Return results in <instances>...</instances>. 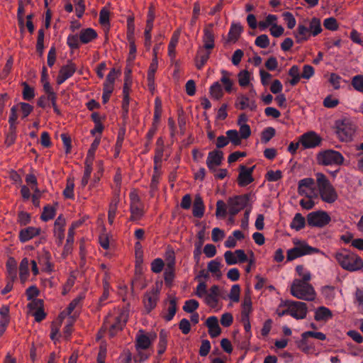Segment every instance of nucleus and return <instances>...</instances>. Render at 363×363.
I'll use <instances>...</instances> for the list:
<instances>
[{"label":"nucleus","instance_id":"1","mask_svg":"<svg viewBox=\"0 0 363 363\" xmlns=\"http://www.w3.org/2000/svg\"><path fill=\"white\" fill-rule=\"evenodd\" d=\"M323 32L322 23L320 18L313 16L306 18L299 21L294 36L297 43H302L316 37Z\"/></svg>","mask_w":363,"mask_h":363},{"label":"nucleus","instance_id":"2","mask_svg":"<svg viewBox=\"0 0 363 363\" xmlns=\"http://www.w3.org/2000/svg\"><path fill=\"white\" fill-rule=\"evenodd\" d=\"M291 294L297 299L313 301L317 296L313 285L308 281L294 279L290 286Z\"/></svg>","mask_w":363,"mask_h":363},{"label":"nucleus","instance_id":"3","mask_svg":"<svg viewBox=\"0 0 363 363\" xmlns=\"http://www.w3.org/2000/svg\"><path fill=\"white\" fill-rule=\"evenodd\" d=\"M318 186V195L319 194L322 201L333 203L337 199V193L331 184L326 176L320 172L315 174Z\"/></svg>","mask_w":363,"mask_h":363},{"label":"nucleus","instance_id":"4","mask_svg":"<svg viewBox=\"0 0 363 363\" xmlns=\"http://www.w3.org/2000/svg\"><path fill=\"white\" fill-rule=\"evenodd\" d=\"M338 264L350 272L360 270L363 268V259L357 254L346 250H342L335 254Z\"/></svg>","mask_w":363,"mask_h":363},{"label":"nucleus","instance_id":"5","mask_svg":"<svg viewBox=\"0 0 363 363\" xmlns=\"http://www.w3.org/2000/svg\"><path fill=\"white\" fill-rule=\"evenodd\" d=\"M100 144V138H96L87 152L85 160H84V174L81 180V184L82 187H85L91 177L92 172V165L95 160V153Z\"/></svg>","mask_w":363,"mask_h":363},{"label":"nucleus","instance_id":"6","mask_svg":"<svg viewBox=\"0 0 363 363\" xmlns=\"http://www.w3.org/2000/svg\"><path fill=\"white\" fill-rule=\"evenodd\" d=\"M316 160L318 164L323 166H340L345 158L340 152L330 149L319 152Z\"/></svg>","mask_w":363,"mask_h":363},{"label":"nucleus","instance_id":"7","mask_svg":"<svg viewBox=\"0 0 363 363\" xmlns=\"http://www.w3.org/2000/svg\"><path fill=\"white\" fill-rule=\"evenodd\" d=\"M294 247L287 250V261H292L304 255L318 253L319 250L308 245L306 241L294 240Z\"/></svg>","mask_w":363,"mask_h":363},{"label":"nucleus","instance_id":"8","mask_svg":"<svg viewBox=\"0 0 363 363\" xmlns=\"http://www.w3.org/2000/svg\"><path fill=\"white\" fill-rule=\"evenodd\" d=\"M130 220L135 221L140 220L145 215V205L141 201L138 192L136 189H133L130 192Z\"/></svg>","mask_w":363,"mask_h":363},{"label":"nucleus","instance_id":"9","mask_svg":"<svg viewBox=\"0 0 363 363\" xmlns=\"http://www.w3.org/2000/svg\"><path fill=\"white\" fill-rule=\"evenodd\" d=\"M335 128L337 137L342 142L351 141L356 130L355 126L347 120L337 121Z\"/></svg>","mask_w":363,"mask_h":363},{"label":"nucleus","instance_id":"10","mask_svg":"<svg viewBox=\"0 0 363 363\" xmlns=\"http://www.w3.org/2000/svg\"><path fill=\"white\" fill-rule=\"evenodd\" d=\"M127 321V315L121 313L118 315H110L106 318L104 327L108 329L109 335L113 337L119 330H121Z\"/></svg>","mask_w":363,"mask_h":363},{"label":"nucleus","instance_id":"11","mask_svg":"<svg viewBox=\"0 0 363 363\" xmlns=\"http://www.w3.org/2000/svg\"><path fill=\"white\" fill-rule=\"evenodd\" d=\"M331 220L330 215L324 211H313L308 214L307 223L311 227L323 228Z\"/></svg>","mask_w":363,"mask_h":363},{"label":"nucleus","instance_id":"12","mask_svg":"<svg viewBox=\"0 0 363 363\" xmlns=\"http://www.w3.org/2000/svg\"><path fill=\"white\" fill-rule=\"evenodd\" d=\"M284 306L288 307L289 315L296 320L304 319L308 313V307L306 303L297 301H287Z\"/></svg>","mask_w":363,"mask_h":363},{"label":"nucleus","instance_id":"13","mask_svg":"<svg viewBox=\"0 0 363 363\" xmlns=\"http://www.w3.org/2000/svg\"><path fill=\"white\" fill-rule=\"evenodd\" d=\"M250 196L247 194L230 197L228 200L229 214L233 217L242 210L247 204Z\"/></svg>","mask_w":363,"mask_h":363},{"label":"nucleus","instance_id":"14","mask_svg":"<svg viewBox=\"0 0 363 363\" xmlns=\"http://www.w3.org/2000/svg\"><path fill=\"white\" fill-rule=\"evenodd\" d=\"M298 191L300 195L307 198H317L318 191L313 178H304L298 182Z\"/></svg>","mask_w":363,"mask_h":363},{"label":"nucleus","instance_id":"15","mask_svg":"<svg viewBox=\"0 0 363 363\" xmlns=\"http://www.w3.org/2000/svg\"><path fill=\"white\" fill-rule=\"evenodd\" d=\"M27 308L28 313L34 317L36 322H40L45 318L43 300L33 299L28 303Z\"/></svg>","mask_w":363,"mask_h":363},{"label":"nucleus","instance_id":"16","mask_svg":"<svg viewBox=\"0 0 363 363\" xmlns=\"http://www.w3.org/2000/svg\"><path fill=\"white\" fill-rule=\"evenodd\" d=\"M156 338L155 333H147L140 330L135 337V349L137 351L147 350Z\"/></svg>","mask_w":363,"mask_h":363},{"label":"nucleus","instance_id":"17","mask_svg":"<svg viewBox=\"0 0 363 363\" xmlns=\"http://www.w3.org/2000/svg\"><path fill=\"white\" fill-rule=\"evenodd\" d=\"M18 116L16 115L15 109L13 108L10 111V116L9 118V130L6 134L4 144L7 147H10L13 145L16 140V121Z\"/></svg>","mask_w":363,"mask_h":363},{"label":"nucleus","instance_id":"18","mask_svg":"<svg viewBox=\"0 0 363 363\" xmlns=\"http://www.w3.org/2000/svg\"><path fill=\"white\" fill-rule=\"evenodd\" d=\"M299 142L304 149H311L319 146L322 138L316 133L310 131L303 134L299 138Z\"/></svg>","mask_w":363,"mask_h":363},{"label":"nucleus","instance_id":"19","mask_svg":"<svg viewBox=\"0 0 363 363\" xmlns=\"http://www.w3.org/2000/svg\"><path fill=\"white\" fill-rule=\"evenodd\" d=\"M219 297H220V289L218 286H212L209 291L207 292L204 297V302L210 308L218 311L221 308V306L219 305Z\"/></svg>","mask_w":363,"mask_h":363},{"label":"nucleus","instance_id":"20","mask_svg":"<svg viewBox=\"0 0 363 363\" xmlns=\"http://www.w3.org/2000/svg\"><path fill=\"white\" fill-rule=\"evenodd\" d=\"M77 71L76 65L72 61L62 66L56 78V83L58 85L63 84L67 79L72 77Z\"/></svg>","mask_w":363,"mask_h":363},{"label":"nucleus","instance_id":"21","mask_svg":"<svg viewBox=\"0 0 363 363\" xmlns=\"http://www.w3.org/2000/svg\"><path fill=\"white\" fill-rule=\"evenodd\" d=\"M155 21V12L152 7H150L146 20V25L144 31L145 43L144 45L147 49H150L152 45V30L153 29Z\"/></svg>","mask_w":363,"mask_h":363},{"label":"nucleus","instance_id":"22","mask_svg":"<svg viewBox=\"0 0 363 363\" xmlns=\"http://www.w3.org/2000/svg\"><path fill=\"white\" fill-rule=\"evenodd\" d=\"M159 300V291L152 289L147 291L143 296V303L147 313L151 312L157 306Z\"/></svg>","mask_w":363,"mask_h":363},{"label":"nucleus","instance_id":"23","mask_svg":"<svg viewBox=\"0 0 363 363\" xmlns=\"http://www.w3.org/2000/svg\"><path fill=\"white\" fill-rule=\"evenodd\" d=\"M224 258L228 265L242 263L247 260V256L242 250H236L235 252L226 251Z\"/></svg>","mask_w":363,"mask_h":363},{"label":"nucleus","instance_id":"24","mask_svg":"<svg viewBox=\"0 0 363 363\" xmlns=\"http://www.w3.org/2000/svg\"><path fill=\"white\" fill-rule=\"evenodd\" d=\"M223 160V152L220 150H215L208 152L206 165L210 171L216 172V167L221 164Z\"/></svg>","mask_w":363,"mask_h":363},{"label":"nucleus","instance_id":"25","mask_svg":"<svg viewBox=\"0 0 363 363\" xmlns=\"http://www.w3.org/2000/svg\"><path fill=\"white\" fill-rule=\"evenodd\" d=\"M203 48L206 50H211L215 46V34L213 32V24L209 23L203 29V35L202 38Z\"/></svg>","mask_w":363,"mask_h":363},{"label":"nucleus","instance_id":"26","mask_svg":"<svg viewBox=\"0 0 363 363\" xmlns=\"http://www.w3.org/2000/svg\"><path fill=\"white\" fill-rule=\"evenodd\" d=\"M255 166L247 168L244 165H241L240 167V173L238 177V183L240 186H245L250 183H252L254 180L252 177V173L254 170Z\"/></svg>","mask_w":363,"mask_h":363},{"label":"nucleus","instance_id":"27","mask_svg":"<svg viewBox=\"0 0 363 363\" xmlns=\"http://www.w3.org/2000/svg\"><path fill=\"white\" fill-rule=\"evenodd\" d=\"M252 312V301L251 297V291L247 290L245 291L243 299L241 303V318L247 319L250 318Z\"/></svg>","mask_w":363,"mask_h":363},{"label":"nucleus","instance_id":"28","mask_svg":"<svg viewBox=\"0 0 363 363\" xmlns=\"http://www.w3.org/2000/svg\"><path fill=\"white\" fill-rule=\"evenodd\" d=\"M65 225V218L62 215L59 216L54 223V235L58 240V245H62L64 240Z\"/></svg>","mask_w":363,"mask_h":363},{"label":"nucleus","instance_id":"29","mask_svg":"<svg viewBox=\"0 0 363 363\" xmlns=\"http://www.w3.org/2000/svg\"><path fill=\"white\" fill-rule=\"evenodd\" d=\"M158 68V60L156 58H152V62L149 66L147 79V86L151 91L155 90V74Z\"/></svg>","mask_w":363,"mask_h":363},{"label":"nucleus","instance_id":"30","mask_svg":"<svg viewBox=\"0 0 363 363\" xmlns=\"http://www.w3.org/2000/svg\"><path fill=\"white\" fill-rule=\"evenodd\" d=\"M40 233V228L35 227H28L22 229L19 232V240L21 242H26L33 238L38 236Z\"/></svg>","mask_w":363,"mask_h":363},{"label":"nucleus","instance_id":"31","mask_svg":"<svg viewBox=\"0 0 363 363\" xmlns=\"http://www.w3.org/2000/svg\"><path fill=\"white\" fill-rule=\"evenodd\" d=\"M333 312L325 306L318 307L314 312V319L318 322L326 323L333 318Z\"/></svg>","mask_w":363,"mask_h":363},{"label":"nucleus","instance_id":"32","mask_svg":"<svg viewBox=\"0 0 363 363\" xmlns=\"http://www.w3.org/2000/svg\"><path fill=\"white\" fill-rule=\"evenodd\" d=\"M206 325L208 328V333L211 337H216L221 333L218 320L216 316L208 317L206 320Z\"/></svg>","mask_w":363,"mask_h":363},{"label":"nucleus","instance_id":"33","mask_svg":"<svg viewBox=\"0 0 363 363\" xmlns=\"http://www.w3.org/2000/svg\"><path fill=\"white\" fill-rule=\"evenodd\" d=\"M211 55V50H206L203 48H199L196 57L195 64L197 69H201L207 62Z\"/></svg>","mask_w":363,"mask_h":363},{"label":"nucleus","instance_id":"34","mask_svg":"<svg viewBox=\"0 0 363 363\" xmlns=\"http://www.w3.org/2000/svg\"><path fill=\"white\" fill-rule=\"evenodd\" d=\"M236 108L240 110L249 108L253 111L256 108V104L254 101L250 99L249 97L245 95H239L236 100Z\"/></svg>","mask_w":363,"mask_h":363},{"label":"nucleus","instance_id":"35","mask_svg":"<svg viewBox=\"0 0 363 363\" xmlns=\"http://www.w3.org/2000/svg\"><path fill=\"white\" fill-rule=\"evenodd\" d=\"M205 206L200 195H196L193 203L192 213L194 217L201 218L203 216Z\"/></svg>","mask_w":363,"mask_h":363},{"label":"nucleus","instance_id":"36","mask_svg":"<svg viewBox=\"0 0 363 363\" xmlns=\"http://www.w3.org/2000/svg\"><path fill=\"white\" fill-rule=\"evenodd\" d=\"M39 263L44 267V271L51 273L54 271V264L51 261V254L44 250L39 257Z\"/></svg>","mask_w":363,"mask_h":363},{"label":"nucleus","instance_id":"37","mask_svg":"<svg viewBox=\"0 0 363 363\" xmlns=\"http://www.w3.org/2000/svg\"><path fill=\"white\" fill-rule=\"evenodd\" d=\"M169 306L167 308V313L163 317L167 321H170L176 314L177 309V298L174 295L168 296Z\"/></svg>","mask_w":363,"mask_h":363},{"label":"nucleus","instance_id":"38","mask_svg":"<svg viewBox=\"0 0 363 363\" xmlns=\"http://www.w3.org/2000/svg\"><path fill=\"white\" fill-rule=\"evenodd\" d=\"M29 265L30 262L27 257L22 259L19 265V278L22 284H25L30 276Z\"/></svg>","mask_w":363,"mask_h":363},{"label":"nucleus","instance_id":"39","mask_svg":"<svg viewBox=\"0 0 363 363\" xmlns=\"http://www.w3.org/2000/svg\"><path fill=\"white\" fill-rule=\"evenodd\" d=\"M79 40L83 44H87L97 38V33L93 28H88L81 30Z\"/></svg>","mask_w":363,"mask_h":363},{"label":"nucleus","instance_id":"40","mask_svg":"<svg viewBox=\"0 0 363 363\" xmlns=\"http://www.w3.org/2000/svg\"><path fill=\"white\" fill-rule=\"evenodd\" d=\"M295 271L297 277L294 279H299L302 281L310 282L312 279L311 272L303 264H298L296 267Z\"/></svg>","mask_w":363,"mask_h":363},{"label":"nucleus","instance_id":"41","mask_svg":"<svg viewBox=\"0 0 363 363\" xmlns=\"http://www.w3.org/2000/svg\"><path fill=\"white\" fill-rule=\"evenodd\" d=\"M119 201H120L119 196L115 195V196L111 200V201L109 204L108 211V220L111 225H112L114 222Z\"/></svg>","mask_w":363,"mask_h":363},{"label":"nucleus","instance_id":"42","mask_svg":"<svg viewBox=\"0 0 363 363\" xmlns=\"http://www.w3.org/2000/svg\"><path fill=\"white\" fill-rule=\"evenodd\" d=\"M84 296L83 295H79L74 298L68 305L66 311L61 313V316L69 315L74 311V309L80 308L82 305L83 299Z\"/></svg>","mask_w":363,"mask_h":363},{"label":"nucleus","instance_id":"43","mask_svg":"<svg viewBox=\"0 0 363 363\" xmlns=\"http://www.w3.org/2000/svg\"><path fill=\"white\" fill-rule=\"evenodd\" d=\"M15 109L16 115L18 116L17 112L20 111L22 113V118H26L28 116L33 110V107L28 103L20 102L16 105L13 106L11 110Z\"/></svg>","mask_w":363,"mask_h":363},{"label":"nucleus","instance_id":"44","mask_svg":"<svg viewBox=\"0 0 363 363\" xmlns=\"http://www.w3.org/2000/svg\"><path fill=\"white\" fill-rule=\"evenodd\" d=\"M161 174H162L161 169H154V172L152 176L151 182H150V194L152 197L154 196L155 193L158 189V184L160 181Z\"/></svg>","mask_w":363,"mask_h":363},{"label":"nucleus","instance_id":"45","mask_svg":"<svg viewBox=\"0 0 363 363\" xmlns=\"http://www.w3.org/2000/svg\"><path fill=\"white\" fill-rule=\"evenodd\" d=\"M179 42V33H174L168 45V55L170 57L171 62L175 60L176 58V47Z\"/></svg>","mask_w":363,"mask_h":363},{"label":"nucleus","instance_id":"46","mask_svg":"<svg viewBox=\"0 0 363 363\" xmlns=\"http://www.w3.org/2000/svg\"><path fill=\"white\" fill-rule=\"evenodd\" d=\"M8 276L13 281L16 278L17 262L13 257H9L6 264Z\"/></svg>","mask_w":363,"mask_h":363},{"label":"nucleus","instance_id":"47","mask_svg":"<svg viewBox=\"0 0 363 363\" xmlns=\"http://www.w3.org/2000/svg\"><path fill=\"white\" fill-rule=\"evenodd\" d=\"M306 225V219L305 218L299 213L295 214L292 221L290 223V227L292 229L298 231L303 229Z\"/></svg>","mask_w":363,"mask_h":363},{"label":"nucleus","instance_id":"48","mask_svg":"<svg viewBox=\"0 0 363 363\" xmlns=\"http://www.w3.org/2000/svg\"><path fill=\"white\" fill-rule=\"evenodd\" d=\"M222 74L220 82L223 84L225 90L230 93L233 89V81L230 79L231 74L226 70L222 69L220 71Z\"/></svg>","mask_w":363,"mask_h":363},{"label":"nucleus","instance_id":"49","mask_svg":"<svg viewBox=\"0 0 363 363\" xmlns=\"http://www.w3.org/2000/svg\"><path fill=\"white\" fill-rule=\"evenodd\" d=\"M242 31V27L239 23H233L231 25L228 33V40L230 41L235 42L238 40L241 33Z\"/></svg>","mask_w":363,"mask_h":363},{"label":"nucleus","instance_id":"50","mask_svg":"<svg viewBox=\"0 0 363 363\" xmlns=\"http://www.w3.org/2000/svg\"><path fill=\"white\" fill-rule=\"evenodd\" d=\"M209 92L211 96L216 100L220 99L223 96V91L219 82H216L211 86Z\"/></svg>","mask_w":363,"mask_h":363},{"label":"nucleus","instance_id":"51","mask_svg":"<svg viewBox=\"0 0 363 363\" xmlns=\"http://www.w3.org/2000/svg\"><path fill=\"white\" fill-rule=\"evenodd\" d=\"M289 75L291 77L289 83L291 86L296 85L301 78L299 67L297 65H293L289 70Z\"/></svg>","mask_w":363,"mask_h":363},{"label":"nucleus","instance_id":"52","mask_svg":"<svg viewBox=\"0 0 363 363\" xmlns=\"http://www.w3.org/2000/svg\"><path fill=\"white\" fill-rule=\"evenodd\" d=\"M277 22V16L276 15L269 14L264 21H260L258 23V26L261 30H264L268 27L271 28Z\"/></svg>","mask_w":363,"mask_h":363},{"label":"nucleus","instance_id":"53","mask_svg":"<svg viewBox=\"0 0 363 363\" xmlns=\"http://www.w3.org/2000/svg\"><path fill=\"white\" fill-rule=\"evenodd\" d=\"M208 271L218 279L220 278L222 273L220 271V263L216 259L211 260L208 263Z\"/></svg>","mask_w":363,"mask_h":363},{"label":"nucleus","instance_id":"54","mask_svg":"<svg viewBox=\"0 0 363 363\" xmlns=\"http://www.w3.org/2000/svg\"><path fill=\"white\" fill-rule=\"evenodd\" d=\"M226 135L233 145L238 146L241 145L242 138L239 135V133L236 130H229L226 131Z\"/></svg>","mask_w":363,"mask_h":363},{"label":"nucleus","instance_id":"55","mask_svg":"<svg viewBox=\"0 0 363 363\" xmlns=\"http://www.w3.org/2000/svg\"><path fill=\"white\" fill-rule=\"evenodd\" d=\"M74 182L72 178L67 179L66 187L63 191V195L67 199H74Z\"/></svg>","mask_w":363,"mask_h":363},{"label":"nucleus","instance_id":"56","mask_svg":"<svg viewBox=\"0 0 363 363\" xmlns=\"http://www.w3.org/2000/svg\"><path fill=\"white\" fill-rule=\"evenodd\" d=\"M251 74L247 70H242L238 74L239 85L242 87L248 86L250 83Z\"/></svg>","mask_w":363,"mask_h":363},{"label":"nucleus","instance_id":"57","mask_svg":"<svg viewBox=\"0 0 363 363\" xmlns=\"http://www.w3.org/2000/svg\"><path fill=\"white\" fill-rule=\"evenodd\" d=\"M167 336L166 333L164 332L163 330H162L160 333L159 342L157 345L158 354L161 355L165 352V350L167 349Z\"/></svg>","mask_w":363,"mask_h":363},{"label":"nucleus","instance_id":"58","mask_svg":"<svg viewBox=\"0 0 363 363\" xmlns=\"http://www.w3.org/2000/svg\"><path fill=\"white\" fill-rule=\"evenodd\" d=\"M55 214H56L55 208L50 206H47L44 207L43 213L40 216V218L43 221L46 222L50 220H52L55 216Z\"/></svg>","mask_w":363,"mask_h":363},{"label":"nucleus","instance_id":"59","mask_svg":"<svg viewBox=\"0 0 363 363\" xmlns=\"http://www.w3.org/2000/svg\"><path fill=\"white\" fill-rule=\"evenodd\" d=\"M241 289L240 285L234 284L232 286L228 298L233 303H238L240 301Z\"/></svg>","mask_w":363,"mask_h":363},{"label":"nucleus","instance_id":"60","mask_svg":"<svg viewBox=\"0 0 363 363\" xmlns=\"http://www.w3.org/2000/svg\"><path fill=\"white\" fill-rule=\"evenodd\" d=\"M162 113V102L159 98H156L155 101V110L153 125H157Z\"/></svg>","mask_w":363,"mask_h":363},{"label":"nucleus","instance_id":"61","mask_svg":"<svg viewBox=\"0 0 363 363\" xmlns=\"http://www.w3.org/2000/svg\"><path fill=\"white\" fill-rule=\"evenodd\" d=\"M163 153L164 147L162 145L156 148L154 157V169H161Z\"/></svg>","mask_w":363,"mask_h":363},{"label":"nucleus","instance_id":"62","mask_svg":"<svg viewBox=\"0 0 363 363\" xmlns=\"http://www.w3.org/2000/svg\"><path fill=\"white\" fill-rule=\"evenodd\" d=\"M23 86L22 96L23 99L26 101L32 100L35 97V90L30 86L26 82L22 84Z\"/></svg>","mask_w":363,"mask_h":363},{"label":"nucleus","instance_id":"63","mask_svg":"<svg viewBox=\"0 0 363 363\" xmlns=\"http://www.w3.org/2000/svg\"><path fill=\"white\" fill-rule=\"evenodd\" d=\"M322 295L328 300H333L335 296V288L333 286L326 285L320 289Z\"/></svg>","mask_w":363,"mask_h":363},{"label":"nucleus","instance_id":"64","mask_svg":"<svg viewBox=\"0 0 363 363\" xmlns=\"http://www.w3.org/2000/svg\"><path fill=\"white\" fill-rule=\"evenodd\" d=\"M352 85L358 91L363 93V75H356L352 79Z\"/></svg>","mask_w":363,"mask_h":363}]
</instances>
